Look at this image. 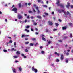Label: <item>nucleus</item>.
Masks as SVG:
<instances>
[{
  "label": "nucleus",
  "instance_id": "obj_1",
  "mask_svg": "<svg viewBox=\"0 0 73 73\" xmlns=\"http://www.w3.org/2000/svg\"><path fill=\"white\" fill-rule=\"evenodd\" d=\"M56 4L57 5V6H60V8H64L65 7V5L62 4H61L60 3V1L58 0L56 3Z\"/></svg>",
  "mask_w": 73,
  "mask_h": 73
},
{
  "label": "nucleus",
  "instance_id": "obj_2",
  "mask_svg": "<svg viewBox=\"0 0 73 73\" xmlns=\"http://www.w3.org/2000/svg\"><path fill=\"white\" fill-rule=\"evenodd\" d=\"M62 12H64L65 15H69V16L70 17L71 16V14H70V13L68 11H67L66 12V11H64V10H62Z\"/></svg>",
  "mask_w": 73,
  "mask_h": 73
},
{
  "label": "nucleus",
  "instance_id": "obj_3",
  "mask_svg": "<svg viewBox=\"0 0 73 73\" xmlns=\"http://www.w3.org/2000/svg\"><path fill=\"white\" fill-rule=\"evenodd\" d=\"M32 71L34 72L35 73H37V72H38V70H37V69L36 68H35L34 67H33L32 68Z\"/></svg>",
  "mask_w": 73,
  "mask_h": 73
},
{
  "label": "nucleus",
  "instance_id": "obj_4",
  "mask_svg": "<svg viewBox=\"0 0 73 73\" xmlns=\"http://www.w3.org/2000/svg\"><path fill=\"white\" fill-rule=\"evenodd\" d=\"M12 11H14L15 13H17V8L16 7H14L12 9Z\"/></svg>",
  "mask_w": 73,
  "mask_h": 73
},
{
  "label": "nucleus",
  "instance_id": "obj_5",
  "mask_svg": "<svg viewBox=\"0 0 73 73\" xmlns=\"http://www.w3.org/2000/svg\"><path fill=\"white\" fill-rule=\"evenodd\" d=\"M66 7L67 8L69 9V7H70V3L69 2L67 3V5H66Z\"/></svg>",
  "mask_w": 73,
  "mask_h": 73
},
{
  "label": "nucleus",
  "instance_id": "obj_6",
  "mask_svg": "<svg viewBox=\"0 0 73 73\" xmlns=\"http://www.w3.org/2000/svg\"><path fill=\"white\" fill-rule=\"evenodd\" d=\"M48 22L49 23V25H53V23L50 21H48Z\"/></svg>",
  "mask_w": 73,
  "mask_h": 73
},
{
  "label": "nucleus",
  "instance_id": "obj_7",
  "mask_svg": "<svg viewBox=\"0 0 73 73\" xmlns=\"http://www.w3.org/2000/svg\"><path fill=\"white\" fill-rule=\"evenodd\" d=\"M64 55H63V54H61V57H60V59L61 60H62L64 59Z\"/></svg>",
  "mask_w": 73,
  "mask_h": 73
},
{
  "label": "nucleus",
  "instance_id": "obj_8",
  "mask_svg": "<svg viewBox=\"0 0 73 73\" xmlns=\"http://www.w3.org/2000/svg\"><path fill=\"white\" fill-rule=\"evenodd\" d=\"M66 27L64 26V27H62V30H65L66 29Z\"/></svg>",
  "mask_w": 73,
  "mask_h": 73
},
{
  "label": "nucleus",
  "instance_id": "obj_9",
  "mask_svg": "<svg viewBox=\"0 0 73 73\" xmlns=\"http://www.w3.org/2000/svg\"><path fill=\"white\" fill-rule=\"evenodd\" d=\"M16 54H17V55H19V54H20V52L19 51H18L16 52Z\"/></svg>",
  "mask_w": 73,
  "mask_h": 73
},
{
  "label": "nucleus",
  "instance_id": "obj_10",
  "mask_svg": "<svg viewBox=\"0 0 73 73\" xmlns=\"http://www.w3.org/2000/svg\"><path fill=\"white\" fill-rule=\"evenodd\" d=\"M18 17L19 19H21V18H22V16H21L20 14H18Z\"/></svg>",
  "mask_w": 73,
  "mask_h": 73
},
{
  "label": "nucleus",
  "instance_id": "obj_11",
  "mask_svg": "<svg viewBox=\"0 0 73 73\" xmlns=\"http://www.w3.org/2000/svg\"><path fill=\"white\" fill-rule=\"evenodd\" d=\"M42 40H43L44 41H46V39H45V38H44V37H42Z\"/></svg>",
  "mask_w": 73,
  "mask_h": 73
},
{
  "label": "nucleus",
  "instance_id": "obj_12",
  "mask_svg": "<svg viewBox=\"0 0 73 73\" xmlns=\"http://www.w3.org/2000/svg\"><path fill=\"white\" fill-rule=\"evenodd\" d=\"M54 54H56V55H57L58 56H60V54L59 53H58L56 52H55Z\"/></svg>",
  "mask_w": 73,
  "mask_h": 73
},
{
  "label": "nucleus",
  "instance_id": "obj_13",
  "mask_svg": "<svg viewBox=\"0 0 73 73\" xmlns=\"http://www.w3.org/2000/svg\"><path fill=\"white\" fill-rule=\"evenodd\" d=\"M49 30L48 28H46L45 29V32H48Z\"/></svg>",
  "mask_w": 73,
  "mask_h": 73
},
{
  "label": "nucleus",
  "instance_id": "obj_14",
  "mask_svg": "<svg viewBox=\"0 0 73 73\" xmlns=\"http://www.w3.org/2000/svg\"><path fill=\"white\" fill-rule=\"evenodd\" d=\"M25 52H27V53H28V52H29V50L27 49H25Z\"/></svg>",
  "mask_w": 73,
  "mask_h": 73
},
{
  "label": "nucleus",
  "instance_id": "obj_15",
  "mask_svg": "<svg viewBox=\"0 0 73 73\" xmlns=\"http://www.w3.org/2000/svg\"><path fill=\"white\" fill-rule=\"evenodd\" d=\"M29 45L30 46H33V44L32 43H30Z\"/></svg>",
  "mask_w": 73,
  "mask_h": 73
},
{
  "label": "nucleus",
  "instance_id": "obj_16",
  "mask_svg": "<svg viewBox=\"0 0 73 73\" xmlns=\"http://www.w3.org/2000/svg\"><path fill=\"white\" fill-rule=\"evenodd\" d=\"M68 38V36H64V39L65 40V39H67V38Z\"/></svg>",
  "mask_w": 73,
  "mask_h": 73
},
{
  "label": "nucleus",
  "instance_id": "obj_17",
  "mask_svg": "<svg viewBox=\"0 0 73 73\" xmlns=\"http://www.w3.org/2000/svg\"><path fill=\"white\" fill-rule=\"evenodd\" d=\"M25 31H27V32H29V30H27V29H25Z\"/></svg>",
  "mask_w": 73,
  "mask_h": 73
},
{
  "label": "nucleus",
  "instance_id": "obj_18",
  "mask_svg": "<svg viewBox=\"0 0 73 73\" xmlns=\"http://www.w3.org/2000/svg\"><path fill=\"white\" fill-rule=\"evenodd\" d=\"M19 8H21V3H19Z\"/></svg>",
  "mask_w": 73,
  "mask_h": 73
},
{
  "label": "nucleus",
  "instance_id": "obj_19",
  "mask_svg": "<svg viewBox=\"0 0 73 73\" xmlns=\"http://www.w3.org/2000/svg\"><path fill=\"white\" fill-rule=\"evenodd\" d=\"M13 72L14 73H16V69H13Z\"/></svg>",
  "mask_w": 73,
  "mask_h": 73
},
{
  "label": "nucleus",
  "instance_id": "obj_20",
  "mask_svg": "<svg viewBox=\"0 0 73 73\" xmlns=\"http://www.w3.org/2000/svg\"><path fill=\"white\" fill-rule=\"evenodd\" d=\"M37 18H38V19H41V17L40 16H37Z\"/></svg>",
  "mask_w": 73,
  "mask_h": 73
},
{
  "label": "nucleus",
  "instance_id": "obj_21",
  "mask_svg": "<svg viewBox=\"0 0 73 73\" xmlns=\"http://www.w3.org/2000/svg\"><path fill=\"white\" fill-rule=\"evenodd\" d=\"M58 11L59 13H61V12H62V11L61 10H58Z\"/></svg>",
  "mask_w": 73,
  "mask_h": 73
},
{
  "label": "nucleus",
  "instance_id": "obj_22",
  "mask_svg": "<svg viewBox=\"0 0 73 73\" xmlns=\"http://www.w3.org/2000/svg\"><path fill=\"white\" fill-rule=\"evenodd\" d=\"M29 42L28 41V42H25V45L27 44H29Z\"/></svg>",
  "mask_w": 73,
  "mask_h": 73
},
{
  "label": "nucleus",
  "instance_id": "obj_23",
  "mask_svg": "<svg viewBox=\"0 0 73 73\" xmlns=\"http://www.w3.org/2000/svg\"><path fill=\"white\" fill-rule=\"evenodd\" d=\"M55 24L56 25V27H58V25H59V24L57 23H55Z\"/></svg>",
  "mask_w": 73,
  "mask_h": 73
},
{
  "label": "nucleus",
  "instance_id": "obj_24",
  "mask_svg": "<svg viewBox=\"0 0 73 73\" xmlns=\"http://www.w3.org/2000/svg\"><path fill=\"white\" fill-rule=\"evenodd\" d=\"M11 50H12V51H13V50L14 51H16V50L14 49L13 48H11Z\"/></svg>",
  "mask_w": 73,
  "mask_h": 73
},
{
  "label": "nucleus",
  "instance_id": "obj_25",
  "mask_svg": "<svg viewBox=\"0 0 73 73\" xmlns=\"http://www.w3.org/2000/svg\"><path fill=\"white\" fill-rule=\"evenodd\" d=\"M44 14L45 15H46V16H48L49 15V14L47 13H44Z\"/></svg>",
  "mask_w": 73,
  "mask_h": 73
},
{
  "label": "nucleus",
  "instance_id": "obj_26",
  "mask_svg": "<svg viewBox=\"0 0 73 73\" xmlns=\"http://www.w3.org/2000/svg\"><path fill=\"white\" fill-rule=\"evenodd\" d=\"M25 35L23 34L22 35L21 37H25Z\"/></svg>",
  "mask_w": 73,
  "mask_h": 73
},
{
  "label": "nucleus",
  "instance_id": "obj_27",
  "mask_svg": "<svg viewBox=\"0 0 73 73\" xmlns=\"http://www.w3.org/2000/svg\"><path fill=\"white\" fill-rule=\"evenodd\" d=\"M19 70L20 72H21V70H22V68L21 67H19Z\"/></svg>",
  "mask_w": 73,
  "mask_h": 73
},
{
  "label": "nucleus",
  "instance_id": "obj_28",
  "mask_svg": "<svg viewBox=\"0 0 73 73\" xmlns=\"http://www.w3.org/2000/svg\"><path fill=\"white\" fill-rule=\"evenodd\" d=\"M70 37L71 38H72V33H70Z\"/></svg>",
  "mask_w": 73,
  "mask_h": 73
},
{
  "label": "nucleus",
  "instance_id": "obj_29",
  "mask_svg": "<svg viewBox=\"0 0 73 73\" xmlns=\"http://www.w3.org/2000/svg\"><path fill=\"white\" fill-rule=\"evenodd\" d=\"M13 57H14V58H17L18 57V56H13Z\"/></svg>",
  "mask_w": 73,
  "mask_h": 73
},
{
  "label": "nucleus",
  "instance_id": "obj_30",
  "mask_svg": "<svg viewBox=\"0 0 73 73\" xmlns=\"http://www.w3.org/2000/svg\"><path fill=\"white\" fill-rule=\"evenodd\" d=\"M26 28H30V26H26Z\"/></svg>",
  "mask_w": 73,
  "mask_h": 73
},
{
  "label": "nucleus",
  "instance_id": "obj_31",
  "mask_svg": "<svg viewBox=\"0 0 73 73\" xmlns=\"http://www.w3.org/2000/svg\"><path fill=\"white\" fill-rule=\"evenodd\" d=\"M35 9H36V10H37V11L38 10V7H35Z\"/></svg>",
  "mask_w": 73,
  "mask_h": 73
},
{
  "label": "nucleus",
  "instance_id": "obj_32",
  "mask_svg": "<svg viewBox=\"0 0 73 73\" xmlns=\"http://www.w3.org/2000/svg\"><path fill=\"white\" fill-rule=\"evenodd\" d=\"M8 43H12V41L11 40H10L9 41Z\"/></svg>",
  "mask_w": 73,
  "mask_h": 73
},
{
  "label": "nucleus",
  "instance_id": "obj_33",
  "mask_svg": "<svg viewBox=\"0 0 73 73\" xmlns=\"http://www.w3.org/2000/svg\"><path fill=\"white\" fill-rule=\"evenodd\" d=\"M66 56H69V52H67L66 53Z\"/></svg>",
  "mask_w": 73,
  "mask_h": 73
},
{
  "label": "nucleus",
  "instance_id": "obj_34",
  "mask_svg": "<svg viewBox=\"0 0 73 73\" xmlns=\"http://www.w3.org/2000/svg\"><path fill=\"white\" fill-rule=\"evenodd\" d=\"M56 62H59V61H60V60H59V59H57L56 60Z\"/></svg>",
  "mask_w": 73,
  "mask_h": 73
},
{
  "label": "nucleus",
  "instance_id": "obj_35",
  "mask_svg": "<svg viewBox=\"0 0 73 73\" xmlns=\"http://www.w3.org/2000/svg\"><path fill=\"white\" fill-rule=\"evenodd\" d=\"M33 7H36V6H37V5L35 4H34L33 5Z\"/></svg>",
  "mask_w": 73,
  "mask_h": 73
},
{
  "label": "nucleus",
  "instance_id": "obj_36",
  "mask_svg": "<svg viewBox=\"0 0 73 73\" xmlns=\"http://www.w3.org/2000/svg\"><path fill=\"white\" fill-rule=\"evenodd\" d=\"M33 25H37V23H33Z\"/></svg>",
  "mask_w": 73,
  "mask_h": 73
},
{
  "label": "nucleus",
  "instance_id": "obj_37",
  "mask_svg": "<svg viewBox=\"0 0 73 73\" xmlns=\"http://www.w3.org/2000/svg\"><path fill=\"white\" fill-rule=\"evenodd\" d=\"M38 45V43H36L35 44H34V46H36Z\"/></svg>",
  "mask_w": 73,
  "mask_h": 73
},
{
  "label": "nucleus",
  "instance_id": "obj_38",
  "mask_svg": "<svg viewBox=\"0 0 73 73\" xmlns=\"http://www.w3.org/2000/svg\"><path fill=\"white\" fill-rule=\"evenodd\" d=\"M3 51L4 52H5V53H6V52H7V51L6 50H4Z\"/></svg>",
  "mask_w": 73,
  "mask_h": 73
},
{
  "label": "nucleus",
  "instance_id": "obj_39",
  "mask_svg": "<svg viewBox=\"0 0 73 73\" xmlns=\"http://www.w3.org/2000/svg\"><path fill=\"white\" fill-rule=\"evenodd\" d=\"M57 31V29H53V31Z\"/></svg>",
  "mask_w": 73,
  "mask_h": 73
},
{
  "label": "nucleus",
  "instance_id": "obj_40",
  "mask_svg": "<svg viewBox=\"0 0 73 73\" xmlns=\"http://www.w3.org/2000/svg\"><path fill=\"white\" fill-rule=\"evenodd\" d=\"M37 1L38 3H40V2H41V0H38Z\"/></svg>",
  "mask_w": 73,
  "mask_h": 73
},
{
  "label": "nucleus",
  "instance_id": "obj_41",
  "mask_svg": "<svg viewBox=\"0 0 73 73\" xmlns=\"http://www.w3.org/2000/svg\"><path fill=\"white\" fill-rule=\"evenodd\" d=\"M29 12L30 13H32V11H29Z\"/></svg>",
  "mask_w": 73,
  "mask_h": 73
},
{
  "label": "nucleus",
  "instance_id": "obj_42",
  "mask_svg": "<svg viewBox=\"0 0 73 73\" xmlns=\"http://www.w3.org/2000/svg\"><path fill=\"white\" fill-rule=\"evenodd\" d=\"M32 40H33V41H35V40H36V39L35 38H32Z\"/></svg>",
  "mask_w": 73,
  "mask_h": 73
},
{
  "label": "nucleus",
  "instance_id": "obj_43",
  "mask_svg": "<svg viewBox=\"0 0 73 73\" xmlns=\"http://www.w3.org/2000/svg\"><path fill=\"white\" fill-rule=\"evenodd\" d=\"M28 5H29V6H30L31 5V3H28Z\"/></svg>",
  "mask_w": 73,
  "mask_h": 73
},
{
  "label": "nucleus",
  "instance_id": "obj_44",
  "mask_svg": "<svg viewBox=\"0 0 73 73\" xmlns=\"http://www.w3.org/2000/svg\"><path fill=\"white\" fill-rule=\"evenodd\" d=\"M14 45L15 46H16V42H15L14 43Z\"/></svg>",
  "mask_w": 73,
  "mask_h": 73
},
{
  "label": "nucleus",
  "instance_id": "obj_45",
  "mask_svg": "<svg viewBox=\"0 0 73 73\" xmlns=\"http://www.w3.org/2000/svg\"><path fill=\"white\" fill-rule=\"evenodd\" d=\"M60 35H61V33H58V36H60Z\"/></svg>",
  "mask_w": 73,
  "mask_h": 73
},
{
  "label": "nucleus",
  "instance_id": "obj_46",
  "mask_svg": "<svg viewBox=\"0 0 73 73\" xmlns=\"http://www.w3.org/2000/svg\"><path fill=\"white\" fill-rule=\"evenodd\" d=\"M44 7H45V8H47L48 7V6L46 5H44Z\"/></svg>",
  "mask_w": 73,
  "mask_h": 73
},
{
  "label": "nucleus",
  "instance_id": "obj_47",
  "mask_svg": "<svg viewBox=\"0 0 73 73\" xmlns=\"http://www.w3.org/2000/svg\"><path fill=\"white\" fill-rule=\"evenodd\" d=\"M69 25L71 26L72 25V23H69Z\"/></svg>",
  "mask_w": 73,
  "mask_h": 73
},
{
  "label": "nucleus",
  "instance_id": "obj_48",
  "mask_svg": "<svg viewBox=\"0 0 73 73\" xmlns=\"http://www.w3.org/2000/svg\"><path fill=\"white\" fill-rule=\"evenodd\" d=\"M38 12L37 13H38V14H39V13H40V10H38Z\"/></svg>",
  "mask_w": 73,
  "mask_h": 73
},
{
  "label": "nucleus",
  "instance_id": "obj_49",
  "mask_svg": "<svg viewBox=\"0 0 73 73\" xmlns=\"http://www.w3.org/2000/svg\"><path fill=\"white\" fill-rule=\"evenodd\" d=\"M28 40V38H25V41H27Z\"/></svg>",
  "mask_w": 73,
  "mask_h": 73
},
{
  "label": "nucleus",
  "instance_id": "obj_50",
  "mask_svg": "<svg viewBox=\"0 0 73 73\" xmlns=\"http://www.w3.org/2000/svg\"><path fill=\"white\" fill-rule=\"evenodd\" d=\"M41 53H42V54L44 53V51H42L41 52Z\"/></svg>",
  "mask_w": 73,
  "mask_h": 73
},
{
  "label": "nucleus",
  "instance_id": "obj_51",
  "mask_svg": "<svg viewBox=\"0 0 73 73\" xmlns=\"http://www.w3.org/2000/svg\"><path fill=\"white\" fill-rule=\"evenodd\" d=\"M70 7H71V8H73V5H71L70 6Z\"/></svg>",
  "mask_w": 73,
  "mask_h": 73
},
{
  "label": "nucleus",
  "instance_id": "obj_52",
  "mask_svg": "<svg viewBox=\"0 0 73 73\" xmlns=\"http://www.w3.org/2000/svg\"><path fill=\"white\" fill-rule=\"evenodd\" d=\"M27 19H29V16L28 15L27 17Z\"/></svg>",
  "mask_w": 73,
  "mask_h": 73
},
{
  "label": "nucleus",
  "instance_id": "obj_53",
  "mask_svg": "<svg viewBox=\"0 0 73 73\" xmlns=\"http://www.w3.org/2000/svg\"><path fill=\"white\" fill-rule=\"evenodd\" d=\"M21 56H22L23 57H24V54H21Z\"/></svg>",
  "mask_w": 73,
  "mask_h": 73
},
{
  "label": "nucleus",
  "instance_id": "obj_54",
  "mask_svg": "<svg viewBox=\"0 0 73 73\" xmlns=\"http://www.w3.org/2000/svg\"><path fill=\"white\" fill-rule=\"evenodd\" d=\"M58 21H59V22H61V21H62L60 19H59Z\"/></svg>",
  "mask_w": 73,
  "mask_h": 73
},
{
  "label": "nucleus",
  "instance_id": "obj_55",
  "mask_svg": "<svg viewBox=\"0 0 73 73\" xmlns=\"http://www.w3.org/2000/svg\"><path fill=\"white\" fill-rule=\"evenodd\" d=\"M59 42H62V41L61 40H59Z\"/></svg>",
  "mask_w": 73,
  "mask_h": 73
},
{
  "label": "nucleus",
  "instance_id": "obj_56",
  "mask_svg": "<svg viewBox=\"0 0 73 73\" xmlns=\"http://www.w3.org/2000/svg\"><path fill=\"white\" fill-rule=\"evenodd\" d=\"M65 46V48H67V47H68V45H67V44H66Z\"/></svg>",
  "mask_w": 73,
  "mask_h": 73
},
{
  "label": "nucleus",
  "instance_id": "obj_57",
  "mask_svg": "<svg viewBox=\"0 0 73 73\" xmlns=\"http://www.w3.org/2000/svg\"><path fill=\"white\" fill-rule=\"evenodd\" d=\"M5 20L6 22H7V19H5Z\"/></svg>",
  "mask_w": 73,
  "mask_h": 73
},
{
  "label": "nucleus",
  "instance_id": "obj_58",
  "mask_svg": "<svg viewBox=\"0 0 73 73\" xmlns=\"http://www.w3.org/2000/svg\"><path fill=\"white\" fill-rule=\"evenodd\" d=\"M33 11L34 12H36V11L35 10V9H33Z\"/></svg>",
  "mask_w": 73,
  "mask_h": 73
},
{
  "label": "nucleus",
  "instance_id": "obj_59",
  "mask_svg": "<svg viewBox=\"0 0 73 73\" xmlns=\"http://www.w3.org/2000/svg\"><path fill=\"white\" fill-rule=\"evenodd\" d=\"M68 60H66V62L67 63H68Z\"/></svg>",
  "mask_w": 73,
  "mask_h": 73
},
{
  "label": "nucleus",
  "instance_id": "obj_60",
  "mask_svg": "<svg viewBox=\"0 0 73 73\" xmlns=\"http://www.w3.org/2000/svg\"><path fill=\"white\" fill-rule=\"evenodd\" d=\"M15 7V5H13V6L12 7V8H14Z\"/></svg>",
  "mask_w": 73,
  "mask_h": 73
},
{
  "label": "nucleus",
  "instance_id": "obj_61",
  "mask_svg": "<svg viewBox=\"0 0 73 73\" xmlns=\"http://www.w3.org/2000/svg\"><path fill=\"white\" fill-rule=\"evenodd\" d=\"M27 19H25V23H26V22H27Z\"/></svg>",
  "mask_w": 73,
  "mask_h": 73
},
{
  "label": "nucleus",
  "instance_id": "obj_62",
  "mask_svg": "<svg viewBox=\"0 0 73 73\" xmlns=\"http://www.w3.org/2000/svg\"><path fill=\"white\" fill-rule=\"evenodd\" d=\"M25 4L26 5V7H27V3H25Z\"/></svg>",
  "mask_w": 73,
  "mask_h": 73
},
{
  "label": "nucleus",
  "instance_id": "obj_63",
  "mask_svg": "<svg viewBox=\"0 0 73 73\" xmlns=\"http://www.w3.org/2000/svg\"><path fill=\"white\" fill-rule=\"evenodd\" d=\"M51 43V42L50 41H49L48 42V44H50Z\"/></svg>",
  "mask_w": 73,
  "mask_h": 73
},
{
  "label": "nucleus",
  "instance_id": "obj_64",
  "mask_svg": "<svg viewBox=\"0 0 73 73\" xmlns=\"http://www.w3.org/2000/svg\"><path fill=\"white\" fill-rule=\"evenodd\" d=\"M35 35H36L38 34V33L37 32H35Z\"/></svg>",
  "mask_w": 73,
  "mask_h": 73
}]
</instances>
